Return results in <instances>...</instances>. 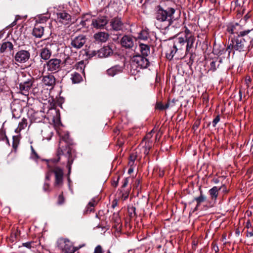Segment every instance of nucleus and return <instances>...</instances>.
Masks as SVG:
<instances>
[{
  "mask_svg": "<svg viewBox=\"0 0 253 253\" xmlns=\"http://www.w3.org/2000/svg\"><path fill=\"white\" fill-rule=\"evenodd\" d=\"M67 61H68V59H66L65 62H67Z\"/></svg>",
  "mask_w": 253,
  "mask_h": 253,
  "instance_id": "obj_64",
  "label": "nucleus"
},
{
  "mask_svg": "<svg viewBox=\"0 0 253 253\" xmlns=\"http://www.w3.org/2000/svg\"><path fill=\"white\" fill-rule=\"evenodd\" d=\"M63 152H62V150H60L59 149L58 152V156H60V155H61V154H63Z\"/></svg>",
  "mask_w": 253,
  "mask_h": 253,
  "instance_id": "obj_55",
  "label": "nucleus"
},
{
  "mask_svg": "<svg viewBox=\"0 0 253 253\" xmlns=\"http://www.w3.org/2000/svg\"><path fill=\"white\" fill-rule=\"evenodd\" d=\"M112 220L114 221L115 225L116 227H120V224H121V220L119 212L114 213L113 214Z\"/></svg>",
  "mask_w": 253,
  "mask_h": 253,
  "instance_id": "obj_29",
  "label": "nucleus"
},
{
  "mask_svg": "<svg viewBox=\"0 0 253 253\" xmlns=\"http://www.w3.org/2000/svg\"><path fill=\"white\" fill-rule=\"evenodd\" d=\"M148 33L147 31L145 30L141 31L138 36V38L143 40H146L148 39Z\"/></svg>",
  "mask_w": 253,
  "mask_h": 253,
  "instance_id": "obj_34",
  "label": "nucleus"
},
{
  "mask_svg": "<svg viewBox=\"0 0 253 253\" xmlns=\"http://www.w3.org/2000/svg\"><path fill=\"white\" fill-rule=\"evenodd\" d=\"M44 33V27L42 25L36 24L32 31V35L36 38H41Z\"/></svg>",
  "mask_w": 253,
  "mask_h": 253,
  "instance_id": "obj_16",
  "label": "nucleus"
},
{
  "mask_svg": "<svg viewBox=\"0 0 253 253\" xmlns=\"http://www.w3.org/2000/svg\"><path fill=\"white\" fill-rule=\"evenodd\" d=\"M116 203L115 204H113V205H112V207L113 208H115L116 207Z\"/></svg>",
  "mask_w": 253,
  "mask_h": 253,
  "instance_id": "obj_61",
  "label": "nucleus"
},
{
  "mask_svg": "<svg viewBox=\"0 0 253 253\" xmlns=\"http://www.w3.org/2000/svg\"><path fill=\"white\" fill-rule=\"evenodd\" d=\"M61 137L63 141H65L67 142L69 138V134L68 133H67L65 134L64 136H61Z\"/></svg>",
  "mask_w": 253,
  "mask_h": 253,
  "instance_id": "obj_43",
  "label": "nucleus"
},
{
  "mask_svg": "<svg viewBox=\"0 0 253 253\" xmlns=\"http://www.w3.org/2000/svg\"><path fill=\"white\" fill-rule=\"evenodd\" d=\"M250 17V15H249V14H247L245 16H244V19H245V20H247L248 19H249Z\"/></svg>",
  "mask_w": 253,
  "mask_h": 253,
  "instance_id": "obj_51",
  "label": "nucleus"
},
{
  "mask_svg": "<svg viewBox=\"0 0 253 253\" xmlns=\"http://www.w3.org/2000/svg\"><path fill=\"white\" fill-rule=\"evenodd\" d=\"M113 53V50L109 46H105L97 51H93L92 56L97 55L98 57H107Z\"/></svg>",
  "mask_w": 253,
  "mask_h": 253,
  "instance_id": "obj_8",
  "label": "nucleus"
},
{
  "mask_svg": "<svg viewBox=\"0 0 253 253\" xmlns=\"http://www.w3.org/2000/svg\"><path fill=\"white\" fill-rule=\"evenodd\" d=\"M226 238H223V240H222V242H223V243H226V241H224V239H225Z\"/></svg>",
  "mask_w": 253,
  "mask_h": 253,
  "instance_id": "obj_62",
  "label": "nucleus"
},
{
  "mask_svg": "<svg viewBox=\"0 0 253 253\" xmlns=\"http://www.w3.org/2000/svg\"><path fill=\"white\" fill-rule=\"evenodd\" d=\"M48 188H49V184L48 183H45L43 185V190L45 191H47Z\"/></svg>",
  "mask_w": 253,
  "mask_h": 253,
  "instance_id": "obj_47",
  "label": "nucleus"
},
{
  "mask_svg": "<svg viewBox=\"0 0 253 253\" xmlns=\"http://www.w3.org/2000/svg\"><path fill=\"white\" fill-rule=\"evenodd\" d=\"M70 79L73 84H79L83 80V78L81 75L77 72H74L71 74Z\"/></svg>",
  "mask_w": 253,
  "mask_h": 253,
  "instance_id": "obj_25",
  "label": "nucleus"
},
{
  "mask_svg": "<svg viewBox=\"0 0 253 253\" xmlns=\"http://www.w3.org/2000/svg\"><path fill=\"white\" fill-rule=\"evenodd\" d=\"M238 28H240V25L237 23L228 28L229 32L232 34H237L238 36L236 39L232 40V43L228 46L226 50L228 51V55L231 49L239 51H244L253 41V29L238 32L237 30Z\"/></svg>",
  "mask_w": 253,
  "mask_h": 253,
  "instance_id": "obj_1",
  "label": "nucleus"
},
{
  "mask_svg": "<svg viewBox=\"0 0 253 253\" xmlns=\"http://www.w3.org/2000/svg\"><path fill=\"white\" fill-rule=\"evenodd\" d=\"M165 109L168 108L169 107V105H168V104H166V105L165 106Z\"/></svg>",
  "mask_w": 253,
  "mask_h": 253,
  "instance_id": "obj_59",
  "label": "nucleus"
},
{
  "mask_svg": "<svg viewBox=\"0 0 253 253\" xmlns=\"http://www.w3.org/2000/svg\"><path fill=\"white\" fill-rule=\"evenodd\" d=\"M185 40V43L186 42V49L185 51V55L189 52L190 49L193 46V44L195 41V38L193 35H190L186 38H183Z\"/></svg>",
  "mask_w": 253,
  "mask_h": 253,
  "instance_id": "obj_22",
  "label": "nucleus"
},
{
  "mask_svg": "<svg viewBox=\"0 0 253 253\" xmlns=\"http://www.w3.org/2000/svg\"><path fill=\"white\" fill-rule=\"evenodd\" d=\"M247 236H253V228L252 227H248V229L246 230Z\"/></svg>",
  "mask_w": 253,
  "mask_h": 253,
  "instance_id": "obj_36",
  "label": "nucleus"
},
{
  "mask_svg": "<svg viewBox=\"0 0 253 253\" xmlns=\"http://www.w3.org/2000/svg\"><path fill=\"white\" fill-rule=\"evenodd\" d=\"M135 208L133 206H129L128 207V215L130 218H134L136 215Z\"/></svg>",
  "mask_w": 253,
  "mask_h": 253,
  "instance_id": "obj_31",
  "label": "nucleus"
},
{
  "mask_svg": "<svg viewBox=\"0 0 253 253\" xmlns=\"http://www.w3.org/2000/svg\"><path fill=\"white\" fill-rule=\"evenodd\" d=\"M135 159H136V156L134 154H131L130 156V160H129V165H132L133 164Z\"/></svg>",
  "mask_w": 253,
  "mask_h": 253,
  "instance_id": "obj_40",
  "label": "nucleus"
},
{
  "mask_svg": "<svg viewBox=\"0 0 253 253\" xmlns=\"http://www.w3.org/2000/svg\"><path fill=\"white\" fill-rule=\"evenodd\" d=\"M128 183V178H126L124 180L123 186H122L123 187H126Z\"/></svg>",
  "mask_w": 253,
  "mask_h": 253,
  "instance_id": "obj_45",
  "label": "nucleus"
},
{
  "mask_svg": "<svg viewBox=\"0 0 253 253\" xmlns=\"http://www.w3.org/2000/svg\"><path fill=\"white\" fill-rule=\"evenodd\" d=\"M94 253H103L102 251V248L100 245L97 246L95 250Z\"/></svg>",
  "mask_w": 253,
  "mask_h": 253,
  "instance_id": "obj_41",
  "label": "nucleus"
},
{
  "mask_svg": "<svg viewBox=\"0 0 253 253\" xmlns=\"http://www.w3.org/2000/svg\"><path fill=\"white\" fill-rule=\"evenodd\" d=\"M132 171H133V169H128V173H131V172H132Z\"/></svg>",
  "mask_w": 253,
  "mask_h": 253,
  "instance_id": "obj_58",
  "label": "nucleus"
},
{
  "mask_svg": "<svg viewBox=\"0 0 253 253\" xmlns=\"http://www.w3.org/2000/svg\"><path fill=\"white\" fill-rule=\"evenodd\" d=\"M251 79L250 77H247L245 79V82L247 84V85L249 86V84L251 82Z\"/></svg>",
  "mask_w": 253,
  "mask_h": 253,
  "instance_id": "obj_48",
  "label": "nucleus"
},
{
  "mask_svg": "<svg viewBox=\"0 0 253 253\" xmlns=\"http://www.w3.org/2000/svg\"><path fill=\"white\" fill-rule=\"evenodd\" d=\"M86 39L84 36L80 35L74 38L71 42L72 46L76 49L81 48L85 43Z\"/></svg>",
  "mask_w": 253,
  "mask_h": 253,
  "instance_id": "obj_11",
  "label": "nucleus"
},
{
  "mask_svg": "<svg viewBox=\"0 0 253 253\" xmlns=\"http://www.w3.org/2000/svg\"><path fill=\"white\" fill-rule=\"evenodd\" d=\"M149 64L148 60L145 57L140 55L133 56L131 59L130 68L132 74H135L142 68H146Z\"/></svg>",
  "mask_w": 253,
  "mask_h": 253,
  "instance_id": "obj_3",
  "label": "nucleus"
},
{
  "mask_svg": "<svg viewBox=\"0 0 253 253\" xmlns=\"http://www.w3.org/2000/svg\"><path fill=\"white\" fill-rule=\"evenodd\" d=\"M206 199V197L202 194V191H201L200 196L194 198V200L196 201L197 203V207H198L201 203L204 202Z\"/></svg>",
  "mask_w": 253,
  "mask_h": 253,
  "instance_id": "obj_33",
  "label": "nucleus"
},
{
  "mask_svg": "<svg viewBox=\"0 0 253 253\" xmlns=\"http://www.w3.org/2000/svg\"><path fill=\"white\" fill-rule=\"evenodd\" d=\"M248 227H252L251 223L249 221H248L246 223V228L247 229H248Z\"/></svg>",
  "mask_w": 253,
  "mask_h": 253,
  "instance_id": "obj_52",
  "label": "nucleus"
},
{
  "mask_svg": "<svg viewBox=\"0 0 253 253\" xmlns=\"http://www.w3.org/2000/svg\"><path fill=\"white\" fill-rule=\"evenodd\" d=\"M54 45L53 43H48L44 47L41 49L40 56L42 59L44 60L49 59L51 55L52 47Z\"/></svg>",
  "mask_w": 253,
  "mask_h": 253,
  "instance_id": "obj_7",
  "label": "nucleus"
},
{
  "mask_svg": "<svg viewBox=\"0 0 253 253\" xmlns=\"http://www.w3.org/2000/svg\"><path fill=\"white\" fill-rule=\"evenodd\" d=\"M185 40L181 37L175 39L173 46L167 51L166 57L171 60L176 52L182 54L185 46Z\"/></svg>",
  "mask_w": 253,
  "mask_h": 253,
  "instance_id": "obj_4",
  "label": "nucleus"
},
{
  "mask_svg": "<svg viewBox=\"0 0 253 253\" xmlns=\"http://www.w3.org/2000/svg\"><path fill=\"white\" fill-rule=\"evenodd\" d=\"M45 131L48 133V135L47 137H44V134L43 133V131H42V134L43 135V138H45V139H46L48 140H50L51 139V136H52V135H51L52 132H51V131L49 129H47L45 130Z\"/></svg>",
  "mask_w": 253,
  "mask_h": 253,
  "instance_id": "obj_35",
  "label": "nucleus"
},
{
  "mask_svg": "<svg viewBox=\"0 0 253 253\" xmlns=\"http://www.w3.org/2000/svg\"><path fill=\"white\" fill-rule=\"evenodd\" d=\"M139 50L143 56H147L150 53V48L145 44L140 43L139 44Z\"/></svg>",
  "mask_w": 253,
  "mask_h": 253,
  "instance_id": "obj_23",
  "label": "nucleus"
},
{
  "mask_svg": "<svg viewBox=\"0 0 253 253\" xmlns=\"http://www.w3.org/2000/svg\"><path fill=\"white\" fill-rule=\"evenodd\" d=\"M121 43L123 46L130 48L133 45V41L130 36H124L121 39Z\"/></svg>",
  "mask_w": 253,
  "mask_h": 253,
  "instance_id": "obj_20",
  "label": "nucleus"
},
{
  "mask_svg": "<svg viewBox=\"0 0 253 253\" xmlns=\"http://www.w3.org/2000/svg\"><path fill=\"white\" fill-rule=\"evenodd\" d=\"M79 65H80V64H81V65H83V61H81V62H80L79 63Z\"/></svg>",
  "mask_w": 253,
  "mask_h": 253,
  "instance_id": "obj_60",
  "label": "nucleus"
},
{
  "mask_svg": "<svg viewBox=\"0 0 253 253\" xmlns=\"http://www.w3.org/2000/svg\"><path fill=\"white\" fill-rule=\"evenodd\" d=\"M108 23V19L106 16H99L92 20V25L96 29L103 28Z\"/></svg>",
  "mask_w": 253,
  "mask_h": 253,
  "instance_id": "obj_10",
  "label": "nucleus"
},
{
  "mask_svg": "<svg viewBox=\"0 0 253 253\" xmlns=\"http://www.w3.org/2000/svg\"><path fill=\"white\" fill-rule=\"evenodd\" d=\"M32 84L33 83L31 80L21 83L19 85V88L21 94L24 95H28Z\"/></svg>",
  "mask_w": 253,
  "mask_h": 253,
  "instance_id": "obj_15",
  "label": "nucleus"
},
{
  "mask_svg": "<svg viewBox=\"0 0 253 253\" xmlns=\"http://www.w3.org/2000/svg\"><path fill=\"white\" fill-rule=\"evenodd\" d=\"M57 19L63 24H67L71 20V16L65 11H60L57 13Z\"/></svg>",
  "mask_w": 253,
  "mask_h": 253,
  "instance_id": "obj_13",
  "label": "nucleus"
},
{
  "mask_svg": "<svg viewBox=\"0 0 253 253\" xmlns=\"http://www.w3.org/2000/svg\"><path fill=\"white\" fill-rule=\"evenodd\" d=\"M124 67L120 65H115L107 70V74L110 77H114L116 75L122 73Z\"/></svg>",
  "mask_w": 253,
  "mask_h": 253,
  "instance_id": "obj_17",
  "label": "nucleus"
},
{
  "mask_svg": "<svg viewBox=\"0 0 253 253\" xmlns=\"http://www.w3.org/2000/svg\"><path fill=\"white\" fill-rule=\"evenodd\" d=\"M50 176H51V173L49 172L47 173L45 176V179L47 180H49L50 179Z\"/></svg>",
  "mask_w": 253,
  "mask_h": 253,
  "instance_id": "obj_49",
  "label": "nucleus"
},
{
  "mask_svg": "<svg viewBox=\"0 0 253 253\" xmlns=\"http://www.w3.org/2000/svg\"><path fill=\"white\" fill-rule=\"evenodd\" d=\"M31 148L32 152V157H34L33 155H34L35 158H38V156L36 152H35V151L34 150L33 147L32 146H31Z\"/></svg>",
  "mask_w": 253,
  "mask_h": 253,
  "instance_id": "obj_44",
  "label": "nucleus"
},
{
  "mask_svg": "<svg viewBox=\"0 0 253 253\" xmlns=\"http://www.w3.org/2000/svg\"><path fill=\"white\" fill-rule=\"evenodd\" d=\"M112 29L115 31L121 30L123 29V23L119 18H114L110 22Z\"/></svg>",
  "mask_w": 253,
  "mask_h": 253,
  "instance_id": "obj_18",
  "label": "nucleus"
},
{
  "mask_svg": "<svg viewBox=\"0 0 253 253\" xmlns=\"http://www.w3.org/2000/svg\"><path fill=\"white\" fill-rule=\"evenodd\" d=\"M42 82L46 86H53L55 83V79L52 75H48L43 77Z\"/></svg>",
  "mask_w": 253,
  "mask_h": 253,
  "instance_id": "obj_19",
  "label": "nucleus"
},
{
  "mask_svg": "<svg viewBox=\"0 0 253 253\" xmlns=\"http://www.w3.org/2000/svg\"><path fill=\"white\" fill-rule=\"evenodd\" d=\"M98 201V199L97 198H94L91 199V200L88 203L87 210L91 211L93 209L90 208H93L96 205Z\"/></svg>",
  "mask_w": 253,
  "mask_h": 253,
  "instance_id": "obj_32",
  "label": "nucleus"
},
{
  "mask_svg": "<svg viewBox=\"0 0 253 253\" xmlns=\"http://www.w3.org/2000/svg\"><path fill=\"white\" fill-rule=\"evenodd\" d=\"M13 45L10 42H3L0 46V52L5 53L7 54L11 55L13 54L12 50Z\"/></svg>",
  "mask_w": 253,
  "mask_h": 253,
  "instance_id": "obj_14",
  "label": "nucleus"
},
{
  "mask_svg": "<svg viewBox=\"0 0 253 253\" xmlns=\"http://www.w3.org/2000/svg\"><path fill=\"white\" fill-rule=\"evenodd\" d=\"M190 35H192V34L190 32L189 30L188 29H186L184 31V36H181L182 38H186L187 37L189 36Z\"/></svg>",
  "mask_w": 253,
  "mask_h": 253,
  "instance_id": "obj_39",
  "label": "nucleus"
},
{
  "mask_svg": "<svg viewBox=\"0 0 253 253\" xmlns=\"http://www.w3.org/2000/svg\"><path fill=\"white\" fill-rule=\"evenodd\" d=\"M17 20L15 19L11 24V26L13 27L16 24Z\"/></svg>",
  "mask_w": 253,
  "mask_h": 253,
  "instance_id": "obj_54",
  "label": "nucleus"
},
{
  "mask_svg": "<svg viewBox=\"0 0 253 253\" xmlns=\"http://www.w3.org/2000/svg\"><path fill=\"white\" fill-rule=\"evenodd\" d=\"M221 187H222L221 189H222L223 191H225L226 192H227V191L226 189V188H225V187L224 186H221Z\"/></svg>",
  "mask_w": 253,
  "mask_h": 253,
  "instance_id": "obj_56",
  "label": "nucleus"
},
{
  "mask_svg": "<svg viewBox=\"0 0 253 253\" xmlns=\"http://www.w3.org/2000/svg\"><path fill=\"white\" fill-rule=\"evenodd\" d=\"M157 108L160 110L165 109V106L161 103H158L157 104Z\"/></svg>",
  "mask_w": 253,
  "mask_h": 253,
  "instance_id": "obj_42",
  "label": "nucleus"
},
{
  "mask_svg": "<svg viewBox=\"0 0 253 253\" xmlns=\"http://www.w3.org/2000/svg\"><path fill=\"white\" fill-rule=\"evenodd\" d=\"M30 54L26 50L19 51L15 55V59L16 61L20 63H25L30 58Z\"/></svg>",
  "mask_w": 253,
  "mask_h": 253,
  "instance_id": "obj_12",
  "label": "nucleus"
},
{
  "mask_svg": "<svg viewBox=\"0 0 253 253\" xmlns=\"http://www.w3.org/2000/svg\"><path fill=\"white\" fill-rule=\"evenodd\" d=\"M71 163H70V161L69 160H68V168L69 169V172H70V170H71Z\"/></svg>",
  "mask_w": 253,
  "mask_h": 253,
  "instance_id": "obj_53",
  "label": "nucleus"
},
{
  "mask_svg": "<svg viewBox=\"0 0 253 253\" xmlns=\"http://www.w3.org/2000/svg\"><path fill=\"white\" fill-rule=\"evenodd\" d=\"M220 121V117L219 115L217 116L212 121V126H215L216 124L219 122Z\"/></svg>",
  "mask_w": 253,
  "mask_h": 253,
  "instance_id": "obj_38",
  "label": "nucleus"
},
{
  "mask_svg": "<svg viewBox=\"0 0 253 253\" xmlns=\"http://www.w3.org/2000/svg\"><path fill=\"white\" fill-rule=\"evenodd\" d=\"M123 143L124 142L121 141H119V142H118V145H119V146H121L123 145Z\"/></svg>",
  "mask_w": 253,
  "mask_h": 253,
  "instance_id": "obj_57",
  "label": "nucleus"
},
{
  "mask_svg": "<svg viewBox=\"0 0 253 253\" xmlns=\"http://www.w3.org/2000/svg\"><path fill=\"white\" fill-rule=\"evenodd\" d=\"M108 38V34L104 32H100L94 35V38L96 41L98 42H105Z\"/></svg>",
  "mask_w": 253,
  "mask_h": 253,
  "instance_id": "obj_21",
  "label": "nucleus"
},
{
  "mask_svg": "<svg viewBox=\"0 0 253 253\" xmlns=\"http://www.w3.org/2000/svg\"><path fill=\"white\" fill-rule=\"evenodd\" d=\"M150 146L146 147L144 153L146 154H148V151L150 150Z\"/></svg>",
  "mask_w": 253,
  "mask_h": 253,
  "instance_id": "obj_50",
  "label": "nucleus"
},
{
  "mask_svg": "<svg viewBox=\"0 0 253 253\" xmlns=\"http://www.w3.org/2000/svg\"><path fill=\"white\" fill-rule=\"evenodd\" d=\"M57 244L59 248L64 251V253H74L85 246L84 244H83L79 246L74 247L72 243L68 238H59Z\"/></svg>",
  "mask_w": 253,
  "mask_h": 253,
  "instance_id": "obj_5",
  "label": "nucleus"
},
{
  "mask_svg": "<svg viewBox=\"0 0 253 253\" xmlns=\"http://www.w3.org/2000/svg\"><path fill=\"white\" fill-rule=\"evenodd\" d=\"M53 171L55 176V186L60 187L63 184V170L59 167H56Z\"/></svg>",
  "mask_w": 253,
  "mask_h": 253,
  "instance_id": "obj_9",
  "label": "nucleus"
},
{
  "mask_svg": "<svg viewBox=\"0 0 253 253\" xmlns=\"http://www.w3.org/2000/svg\"><path fill=\"white\" fill-rule=\"evenodd\" d=\"M48 20L47 17L41 15L38 16L36 19V24H43Z\"/></svg>",
  "mask_w": 253,
  "mask_h": 253,
  "instance_id": "obj_30",
  "label": "nucleus"
},
{
  "mask_svg": "<svg viewBox=\"0 0 253 253\" xmlns=\"http://www.w3.org/2000/svg\"><path fill=\"white\" fill-rule=\"evenodd\" d=\"M33 244H34V243L33 242H29L23 243L22 246L27 248L31 249L33 247L32 245Z\"/></svg>",
  "mask_w": 253,
  "mask_h": 253,
  "instance_id": "obj_37",
  "label": "nucleus"
},
{
  "mask_svg": "<svg viewBox=\"0 0 253 253\" xmlns=\"http://www.w3.org/2000/svg\"><path fill=\"white\" fill-rule=\"evenodd\" d=\"M175 9L173 8H168L166 9L160 7L156 14V24L159 25L160 28L166 29L173 23L174 20L173 14Z\"/></svg>",
  "mask_w": 253,
  "mask_h": 253,
  "instance_id": "obj_2",
  "label": "nucleus"
},
{
  "mask_svg": "<svg viewBox=\"0 0 253 253\" xmlns=\"http://www.w3.org/2000/svg\"><path fill=\"white\" fill-rule=\"evenodd\" d=\"M63 203V197L62 195L59 196L58 203L59 204H62Z\"/></svg>",
  "mask_w": 253,
  "mask_h": 253,
  "instance_id": "obj_46",
  "label": "nucleus"
},
{
  "mask_svg": "<svg viewBox=\"0 0 253 253\" xmlns=\"http://www.w3.org/2000/svg\"><path fill=\"white\" fill-rule=\"evenodd\" d=\"M221 62V59H216L213 60L210 63V67L209 70L214 71L216 70L217 68L219 66V63Z\"/></svg>",
  "mask_w": 253,
  "mask_h": 253,
  "instance_id": "obj_27",
  "label": "nucleus"
},
{
  "mask_svg": "<svg viewBox=\"0 0 253 253\" xmlns=\"http://www.w3.org/2000/svg\"><path fill=\"white\" fill-rule=\"evenodd\" d=\"M163 173H160V176H163Z\"/></svg>",
  "mask_w": 253,
  "mask_h": 253,
  "instance_id": "obj_63",
  "label": "nucleus"
},
{
  "mask_svg": "<svg viewBox=\"0 0 253 253\" xmlns=\"http://www.w3.org/2000/svg\"><path fill=\"white\" fill-rule=\"evenodd\" d=\"M61 60L58 59H51L49 60L44 67H46L49 71H56L59 70L60 67Z\"/></svg>",
  "mask_w": 253,
  "mask_h": 253,
  "instance_id": "obj_6",
  "label": "nucleus"
},
{
  "mask_svg": "<svg viewBox=\"0 0 253 253\" xmlns=\"http://www.w3.org/2000/svg\"><path fill=\"white\" fill-rule=\"evenodd\" d=\"M27 126V119L23 118L21 121L19 123L18 127L15 129V132L17 133H19L22 129L26 128Z\"/></svg>",
  "mask_w": 253,
  "mask_h": 253,
  "instance_id": "obj_26",
  "label": "nucleus"
},
{
  "mask_svg": "<svg viewBox=\"0 0 253 253\" xmlns=\"http://www.w3.org/2000/svg\"><path fill=\"white\" fill-rule=\"evenodd\" d=\"M225 51L224 47L218 45H214L213 49L214 54L217 55H221Z\"/></svg>",
  "mask_w": 253,
  "mask_h": 253,
  "instance_id": "obj_28",
  "label": "nucleus"
},
{
  "mask_svg": "<svg viewBox=\"0 0 253 253\" xmlns=\"http://www.w3.org/2000/svg\"><path fill=\"white\" fill-rule=\"evenodd\" d=\"M221 188L222 187L218 188L216 186H214L209 190V193L212 200L214 201L216 200L218 194V191L221 189Z\"/></svg>",
  "mask_w": 253,
  "mask_h": 253,
  "instance_id": "obj_24",
  "label": "nucleus"
}]
</instances>
